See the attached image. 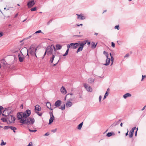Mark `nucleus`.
<instances>
[{
  "label": "nucleus",
  "mask_w": 146,
  "mask_h": 146,
  "mask_svg": "<svg viewBox=\"0 0 146 146\" xmlns=\"http://www.w3.org/2000/svg\"><path fill=\"white\" fill-rule=\"evenodd\" d=\"M76 15L78 16V19L80 20H84L85 19V17L84 16L81 15H80L76 14Z\"/></svg>",
  "instance_id": "18"
},
{
  "label": "nucleus",
  "mask_w": 146,
  "mask_h": 146,
  "mask_svg": "<svg viewBox=\"0 0 146 146\" xmlns=\"http://www.w3.org/2000/svg\"><path fill=\"white\" fill-rule=\"evenodd\" d=\"M88 42L87 40H85L82 42L78 41L79 43H72L70 44L71 48L73 49H76L79 46L76 52V53L81 51L84 48V46Z\"/></svg>",
  "instance_id": "1"
},
{
  "label": "nucleus",
  "mask_w": 146,
  "mask_h": 146,
  "mask_svg": "<svg viewBox=\"0 0 146 146\" xmlns=\"http://www.w3.org/2000/svg\"><path fill=\"white\" fill-rule=\"evenodd\" d=\"M35 111H39L41 110V108L39 106L37 105L35 106Z\"/></svg>",
  "instance_id": "14"
},
{
  "label": "nucleus",
  "mask_w": 146,
  "mask_h": 146,
  "mask_svg": "<svg viewBox=\"0 0 146 146\" xmlns=\"http://www.w3.org/2000/svg\"><path fill=\"white\" fill-rule=\"evenodd\" d=\"M22 50H21V51ZM21 54H22L21 55L19 54L18 55L19 60L20 62H23V60H24V58L23 57V54H22V52H21Z\"/></svg>",
  "instance_id": "11"
},
{
  "label": "nucleus",
  "mask_w": 146,
  "mask_h": 146,
  "mask_svg": "<svg viewBox=\"0 0 146 146\" xmlns=\"http://www.w3.org/2000/svg\"><path fill=\"white\" fill-rule=\"evenodd\" d=\"M146 77V76L145 75H142V79L141 80V81H143V79L144 78H145Z\"/></svg>",
  "instance_id": "50"
},
{
  "label": "nucleus",
  "mask_w": 146,
  "mask_h": 146,
  "mask_svg": "<svg viewBox=\"0 0 146 146\" xmlns=\"http://www.w3.org/2000/svg\"><path fill=\"white\" fill-rule=\"evenodd\" d=\"M1 120L3 122H5L7 121L6 119L3 117L2 118Z\"/></svg>",
  "instance_id": "35"
},
{
  "label": "nucleus",
  "mask_w": 146,
  "mask_h": 146,
  "mask_svg": "<svg viewBox=\"0 0 146 146\" xmlns=\"http://www.w3.org/2000/svg\"><path fill=\"white\" fill-rule=\"evenodd\" d=\"M36 50L37 49L35 47L33 46L32 45L29 48V50H30L29 53L32 55H33L34 54V53H35Z\"/></svg>",
  "instance_id": "4"
},
{
  "label": "nucleus",
  "mask_w": 146,
  "mask_h": 146,
  "mask_svg": "<svg viewBox=\"0 0 146 146\" xmlns=\"http://www.w3.org/2000/svg\"><path fill=\"white\" fill-rule=\"evenodd\" d=\"M59 109H61L62 110H64L65 109V105H64V106H62L60 107L59 108Z\"/></svg>",
  "instance_id": "38"
},
{
  "label": "nucleus",
  "mask_w": 146,
  "mask_h": 146,
  "mask_svg": "<svg viewBox=\"0 0 146 146\" xmlns=\"http://www.w3.org/2000/svg\"><path fill=\"white\" fill-rule=\"evenodd\" d=\"M104 54H105L106 56V58H108V57L109 54L107 52H106V51H104Z\"/></svg>",
  "instance_id": "28"
},
{
  "label": "nucleus",
  "mask_w": 146,
  "mask_h": 146,
  "mask_svg": "<svg viewBox=\"0 0 146 146\" xmlns=\"http://www.w3.org/2000/svg\"><path fill=\"white\" fill-rule=\"evenodd\" d=\"M3 108L1 106H0V115L2 114L1 110L3 109Z\"/></svg>",
  "instance_id": "36"
},
{
  "label": "nucleus",
  "mask_w": 146,
  "mask_h": 146,
  "mask_svg": "<svg viewBox=\"0 0 146 146\" xmlns=\"http://www.w3.org/2000/svg\"><path fill=\"white\" fill-rule=\"evenodd\" d=\"M46 107L50 110H53L51 108V104L49 102H47L46 103Z\"/></svg>",
  "instance_id": "19"
},
{
  "label": "nucleus",
  "mask_w": 146,
  "mask_h": 146,
  "mask_svg": "<svg viewBox=\"0 0 146 146\" xmlns=\"http://www.w3.org/2000/svg\"><path fill=\"white\" fill-rule=\"evenodd\" d=\"M115 29H116L117 30H119V25H116L115 26Z\"/></svg>",
  "instance_id": "41"
},
{
  "label": "nucleus",
  "mask_w": 146,
  "mask_h": 146,
  "mask_svg": "<svg viewBox=\"0 0 146 146\" xmlns=\"http://www.w3.org/2000/svg\"><path fill=\"white\" fill-rule=\"evenodd\" d=\"M27 146H33L32 142H30Z\"/></svg>",
  "instance_id": "51"
},
{
  "label": "nucleus",
  "mask_w": 146,
  "mask_h": 146,
  "mask_svg": "<svg viewBox=\"0 0 146 146\" xmlns=\"http://www.w3.org/2000/svg\"><path fill=\"white\" fill-rule=\"evenodd\" d=\"M25 50L27 52V55L28 56V58H29V55L28 54V50L26 48V49H25Z\"/></svg>",
  "instance_id": "44"
},
{
  "label": "nucleus",
  "mask_w": 146,
  "mask_h": 146,
  "mask_svg": "<svg viewBox=\"0 0 146 146\" xmlns=\"http://www.w3.org/2000/svg\"><path fill=\"white\" fill-rule=\"evenodd\" d=\"M51 45V46H48L46 48V50L44 53V55H45L46 54L47 55H49L52 54L53 49L52 48Z\"/></svg>",
  "instance_id": "3"
},
{
  "label": "nucleus",
  "mask_w": 146,
  "mask_h": 146,
  "mask_svg": "<svg viewBox=\"0 0 146 146\" xmlns=\"http://www.w3.org/2000/svg\"><path fill=\"white\" fill-rule=\"evenodd\" d=\"M123 126V123H121L120 124V126L121 127H122Z\"/></svg>",
  "instance_id": "64"
},
{
  "label": "nucleus",
  "mask_w": 146,
  "mask_h": 146,
  "mask_svg": "<svg viewBox=\"0 0 146 146\" xmlns=\"http://www.w3.org/2000/svg\"><path fill=\"white\" fill-rule=\"evenodd\" d=\"M52 21V19H50L49 20V21L47 23V24L48 25H49L50 23H51Z\"/></svg>",
  "instance_id": "43"
},
{
  "label": "nucleus",
  "mask_w": 146,
  "mask_h": 146,
  "mask_svg": "<svg viewBox=\"0 0 146 146\" xmlns=\"http://www.w3.org/2000/svg\"><path fill=\"white\" fill-rule=\"evenodd\" d=\"M117 125V124H115V125H114V124H112L111 125V126H116V125Z\"/></svg>",
  "instance_id": "58"
},
{
  "label": "nucleus",
  "mask_w": 146,
  "mask_h": 146,
  "mask_svg": "<svg viewBox=\"0 0 146 146\" xmlns=\"http://www.w3.org/2000/svg\"><path fill=\"white\" fill-rule=\"evenodd\" d=\"M84 86L87 91L90 92H92V88H91L90 86H88V85L87 84H84Z\"/></svg>",
  "instance_id": "9"
},
{
  "label": "nucleus",
  "mask_w": 146,
  "mask_h": 146,
  "mask_svg": "<svg viewBox=\"0 0 146 146\" xmlns=\"http://www.w3.org/2000/svg\"><path fill=\"white\" fill-rule=\"evenodd\" d=\"M18 14H17V13L15 15V17H17V16H18Z\"/></svg>",
  "instance_id": "62"
},
{
  "label": "nucleus",
  "mask_w": 146,
  "mask_h": 146,
  "mask_svg": "<svg viewBox=\"0 0 146 146\" xmlns=\"http://www.w3.org/2000/svg\"><path fill=\"white\" fill-rule=\"evenodd\" d=\"M74 36H77L78 37H81V36H82V35H75Z\"/></svg>",
  "instance_id": "63"
},
{
  "label": "nucleus",
  "mask_w": 146,
  "mask_h": 146,
  "mask_svg": "<svg viewBox=\"0 0 146 146\" xmlns=\"http://www.w3.org/2000/svg\"><path fill=\"white\" fill-rule=\"evenodd\" d=\"M57 130V129H52L51 130V131L53 133H55Z\"/></svg>",
  "instance_id": "47"
},
{
  "label": "nucleus",
  "mask_w": 146,
  "mask_h": 146,
  "mask_svg": "<svg viewBox=\"0 0 146 146\" xmlns=\"http://www.w3.org/2000/svg\"><path fill=\"white\" fill-rule=\"evenodd\" d=\"M31 111L29 110H27L24 112H23L24 116L25 117V118H27L31 114Z\"/></svg>",
  "instance_id": "6"
},
{
  "label": "nucleus",
  "mask_w": 146,
  "mask_h": 146,
  "mask_svg": "<svg viewBox=\"0 0 146 146\" xmlns=\"http://www.w3.org/2000/svg\"><path fill=\"white\" fill-rule=\"evenodd\" d=\"M111 61L112 62H111V65L113 64L114 59L113 56H111Z\"/></svg>",
  "instance_id": "40"
},
{
  "label": "nucleus",
  "mask_w": 146,
  "mask_h": 146,
  "mask_svg": "<svg viewBox=\"0 0 146 146\" xmlns=\"http://www.w3.org/2000/svg\"><path fill=\"white\" fill-rule=\"evenodd\" d=\"M50 117L49 120V122L48 123V124L49 125L51 124V123L53 122L54 119V117L53 115L52 111L50 112Z\"/></svg>",
  "instance_id": "8"
},
{
  "label": "nucleus",
  "mask_w": 146,
  "mask_h": 146,
  "mask_svg": "<svg viewBox=\"0 0 146 146\" xmlns=\"http://www.w3.org/2000/svg\"><path fill=\"white\" fill-rule=\"evenodd\" d=\"M69 50H67L65 53L63 54V56H65L68 55V52Z\"/></svg>",
  "instance_id": "31"
},
{
  "label": "nucleus",
  "mask_w": 146,
  "mask_h": 146,
  "mask_svg": "<svg viewBox=\"0 0 146 146\" xmlns=\"http://www.w3.org/2000/svg\"><path fill=\"white\" fill-rule=\"evenodd\" d=\"M20 122L28 125L30 124H33L35 122V119L34 118L27 117V118H25V119L23 118L21 119L20 121Z\"/></svg>",
  "instance_id": "2"
},
{
  "label": "nucleus",
  "mask_w": 146,
  "mask_h": 146,
  "mask_svg": "<svg viewBox=\"0 0 146 146\" xmlns=\"http://www.w3.org/2000/svg\"><path fill=\"white\" fill-rule=\"evenodd\" d=\"M136 127H134L129 132L130 135H129V137L130 138H131L133 137L134 131Z\"/></svg>",
  "instance_id": "12"
},
{
  "label": "nucleus",
  "mask_w": 146,
  "mask_h": 146,
  "mask_svg": "<svg viewBox=\"0 0 146 146\" xmlns=\"http://www.w3.org/2000/svg\"><path fill=\"white\" fill-rule=\"evenodd\" d=\"M35 3V1L34 0H31L28 2L27 4L29 8H30L33 7Z\"/></svg>",
  "instance_id": "5"
},
{
  "label": "nucleus",
  "mask_w": 146,
  "mask_h": 146,
  "mask_svg": "<svg viewBox=\"0 0 146 146\" xmlns=\"http://www.w3.org/2000/svg\"><path fill=\"white\" fill-rule=\"evenodd\" d=\"M10 129H11L12 130H13L14 133L15 132V130H16L17 129L16 128V127H13L12 126H10Z\"/></svg>",
  "instance_id": "26"
},
{
  "label": "nucleus",
  "mask_w": 146,
  "mask_h": 146,
  "mask_svg": "<svg viewBox=\"0 0 146 146\" xmlns=\"http://www.w3.org/2000/svg\"><path fill=\"white\" fill-rule=\"evenodd\" d=\"M110 58H108V57L107 58V59L106 60V63L104 64V65L105 66H108V65L110 62Z\"/></svg>",
  "instance_id": "16"
},
{
  "label": "nucleus",
  "mask_w": 146,
  "mask_h": 146,
  "mask_svg": "<svg viewBox=\"0 0 146 146\" xmlns=\"http://www.w3.org/2000/svg\"><path fill=\"white\" fill-rule=\"evenodd\" d=\"M42 33V32H41V30H38V31H36L33 35L32 36H33L34 35H35V34H37V33Z\"/></svg>",
  "instance_id": "29"
},
{
  "label": "nucleus",
  "mask_w": 146,
  "mask_h": 146,
  "mask_svg": "<svg viewBox=\"0 0 146 146\" xmlns=\"http://www.w3.org/2000/svg\"><path fill=\"white\" fill-rule=\"evenodd\" d=\"M60 60V59H59V60H58V62H57L56 63V64H54L53 65V66H55L56 65V64H58V62H59V61Z\"/></svg>",
  "instance_id": "55"
},
{
  "label": "nucleus",
  "mask_w": 146,
  "mask_h": 146,
  "mask_svg": "<svg viewBox=\"0 0 146 146\" xmlns=\"http://www.w3.org/2000/svg\"><path fill=\"white\" fill-rule=\"evenodd\" d=\"M61 104V102L60 100H57L54 104V106L56 107H58Z\"/></svg>",
  "instance_id": "13"
},
{
  "label": "nucleus",
  "mask_w": 146,
  "mask_h": 146,
  "mask_svg": "<svg viewBox=\"0 0 146 146\" xmlns=\"http://www.w3.org/2000/svg\"><path fill=\"white\" fill-rule=\"evenodd\" d=\"M115 133L113 132H108L106 134V136L108 137H110L112 135H114Z\"/></svg>",
  "instance_id": "21"
},
{
  "label": "nucleus",
  "mask_w": 146,
  "mask_h": 146,
  "mask_svg": "<svg viewBox=\"0 0 146 146\" xmlns=\"http://www.w3.org/2000/svg\"><path fill=\"white\" fill-rule=\"evenodd\" d=\"M51 46L52 47V48L53 49V50H54V51L56 52V50L57 49L56 48H55L54 46H52V45Z\"/></svg>",
  "instance_id": "39"
},
{
  "label": "nucleus",
  "mask_w": 146,
  "mask_h": 146,
  "mask_svg": "<svg viewBox=\"0 0 146 146\" xmlns=\"http://www.w3.org/2000/svg\"><path fill=\"white\" fill-rule=\"evenodd\" d=\"M1 141L2 142L1 143V146L5 145L6 144V143L4 142L3 140H2Z\"/></svg>",
  "instance_id": "30"
},
{
  "label": "nucleus",
  "mask_w": 146,
  "mask_h": 146,
  "mask_svg": "<svg viewBox=\"0 0 146 146\" xmlns=\"http://www.w3.org/2000/svg\"><path fill=\"white\" fill-rule=\"evenodd\" d=\"M55 57V55L54 54H52V56L50 58V62L51 63H52Z\"/></svg>",
  "instance_id": "22"
},
{
  "label": "nucleus",
  "mask_w": 146,
  "mask_h": 146,
  "mask_svg": "<svg viewBox=\"0 0 146 146\" xmlns=\"http://www.w3.org/2000/svg\"><path fill=\"white\" fill-rule=\"evenodd\" d=\"M36 7H33V8L31 9V10L32 11H36Z\"/></svg>",
  "instance_id": "33"
},
{
  "label": "nucleus",
  "mask_w": 146,
  "mask_h": 146,
  "mask_svg": "<svg viewBox=\"0 0 146 146\" xmlns=\"http://www.w3.org/2000/svg\"><path fill=\"white\" fill-rule=\"evenodd\" d=\"M92 48H94L96 47L97 44H95V42H92Z\"/></svg>",
  "instance_id": "27"
},
{
  "label": "nucleus",
  "mask_w": 146,
  "mask_h": 146,
  "mask_svg": "<svg viewBox=\"0 0 146 146\" xmlns=\"http://www.w3.org/2000/svg\"><path fill=\"white\" fill-rule=\"evenodd\" d=\"M83 124V122H82L78 125L77 128L79 130L81 129Z\"/></svg>",
  "instance_id": "25"
},
{
  "label": "nucleus",
  "mask_w": 146,
  "mask_h": 146,
  "mask_svg": "<svg viewBox=\"0 0 146 146\" xmlns=\"http://www.w3.org/2000/svg\"><path fill=\"white\" fill-rule=\"evenodd\" d=\"M129 54H126L124 56V57H127L128 56H129Z\"/></svg>",
  "instance_id": "52"
},
{
  "label": "nucleus",
  "mask_w": 146,
  "mask_h": 146,
  "mask_svg": "<svg viewBox=\"0 0 146 146\" xmlns=\"http://www.w3.org/2000/svg\"><path fill=\"white\" fill-rule=\"evenodd\" d=\"M35 112L37 113V114L39 116H41L42 115V113H39V112L38 111H35Z\"/></svg>",
  "instance_id": "37"
},
{
  "label": "nucleus",
  "mask_w": 146,
  "mask_h": 146,
  "mask_svg": "<svg viewBox=\"0 0 146 146\" xmlns=\"http://www.w3.org/2000/svg\"><path fill=\"white\" fill-rule=\"evenodd\" d=\"M29 131L31 132H35L37 131V130L36 129L31 130L30 129H29Z\"/></svg>",
  "instance_id": "32"
},
{
  "label": "nucleus",
  "mask_w": 146,
  "mask_h": 146,
  "mask_svg": "<svg viewBox=\"0 0 146 146\" xmlns=\"http://www.w3.org/2000/svg\"><path fill=\"white\" fill-rule=\"evenodd\" d=\"M111 46L113 47H114L115 46V44H114V43L113 42H111Z\"/></svg>",
  "instance_id": "45"
},
{
  "label": "nucleus",
  "mask_w": 146,
  "mask_h": 146,
  "mask_svg": "<svg viewBox=\"0 0 146 146\" xmlns=\"http://www.w3.org/2000/svg\"><path fill=\"white\" fill-rule=\"evenodd\" d=\"M67 50H69V48H71L70 44H68L67 45Z\"/></svg>",
  "instance_id": "42"
},
{
  "label": "nucleus",
  "mask_w": 146,
  "mask_h": 146,
  "mask_svg": "<svg viewBox=\"0 0 146 146\" xmlns=\"http://www.w3.org/2000/svg\"><path fill=\"white\" fill-rule=\"evenodd\" d=\"M56 47L57 50H60L62 47V46L59 44H57L56 46Z\"/></svg>",
  "instance_id": "24"
},
{
  "label": "nucleus",
  "mask_w": 146,
  "mask_h": 146,
  "mask_svg": "<svg viewBox=\"0 0 146 146\" xmlns=\"http://www.w3.org/2000/svg\"><path fill=\"white\" fill-rule=\"evenodd\" d=\"M128 132L129 131H128L127 132L125 133V135L126 136L127 135H128Z\"/></svg>",
  "instance_id": "60"
},
{
  "label": "nucleus",
  "mask_w": 146,
  "mask_h": 146,
  "mask_svg": "<svg viewBox=\"0 0 146 146\" xmlns=\"http://www.w3.org/2000/svg\"><path fill=\"white\" fill-rule=\"evenodd\" d=\"M49 135V132H47L46 133H45L44 135L45 136H48Z\"/></svg>",
  "instance_id": "48"
},
{
  "label": "nucleus",
  "mask_w": 146,
  "mask_h": 146,
  "mask_svg": "<svg viewBox=\"0 0 146 146\" xmlns=\"http://www.w3.org/2000/svg\"><path fill=\"white\" fill-rule=\"evenodd\" d=\"M146 107V106H145L141 110V111H143L145 109V107Z\"/></svg>",
  "instance_id": "57"
},
{
  "label": "nucleus",
  "mask_w": 146,
  "mask_h": 146,
  "mask_svg": "<svg viewBox=\"0 0 146 146\" xmlns=\"http://www.w3.org/2000/svg\"><path fill=\"white\" fill-rule=\"evenodd\" d=\"M105 96H107L108 95V92H106L105 93Z\"/></svg>",
  "instance_id": "54"
},
{
  "label": "nucleus",
  "mask_w": 146,
  "mask_h": 146,
  "mask_svg": "<svg viewBox=\"0 0 146 146\" xmlns=\"http://www.w3.org/2000/svg\"><path fill=\"white\" fill-rule=\"evenodd\" d=\"M72 103L70 102H68L66 104V107L69 108L72 106Z\"/></svg>",
  "instance_id": "17"
},
{
  "label": "nucleus",
  "mask_w": 146,
  "mask_h": 146,
  "mask_svg": "<svg viewBox=\"0 0 146 146\" xmlns=\"http://www.w3.org/2000/svg\"><path fill=\"white\" fill-rule=\"evenodd\" d=\"M102 98V96H100L99 97V102H101Z\"/></svg>",
  "instance_id": "49"
},
{
  "label": "nucleus",
  "mask_w": 146,
  "mask_h": 146,
  "mask_svg": "<svg viewBox=\"0 0 146 146\" xmlns=\"http://www.w3.org/2000/svg\"><path fill=\"white\" fill-rule=\"evenodd\" d=\"M32 35H30V36H29V37H27L26 39H29V38H31V37H32Z\"/></svg>",
  "instance_id": "56"
},
{
  "label": "nucleus",
  "mask_w": 146,
  "mask_h": 146,
  "mask_svg": "<svg viewBox=\"0 0 146 146\" xmlns=\"http://www.w3.org/2000/svg\"><path fill=\"white\" fill-rule=\"evenodd\" d=\"M61 92L63 94H66V91L64 87L62 86L60 89Z\"/></svg>",
  "instance_id": "15"
},
{
  "label": "nucleus",
  "mask_w": 146,
  "mask_h": 146,
  "mask_svg": "<svg viewBox=\"0 0 146 146\" xmlns=\"http://www.w3.org/2000/svg\"><path fill=\"white\" fill-rule=\"evenodd\" d=\"M5 111H3V113L2 114V115L3 116H5L6 117H7V115H5V114H4V112Z\"/></svg>",
  "instance_id": "53"
},
{
  "label": "nucleus",
  "mask_w": 146,
  "mask_h": 146,
  "mask_svg": "<svg viewBox=\"0 0 146 146\" xmlns=\"http://www.w3.org/2000/svg\"><path fill=\"white\" fill-rule=\"evenodd\" d=\"M131 96V94H130V93H126V94H125L123 96V97L124 99H126L127 97H130Z\"/></svg>",
  "instance_id": "20"
},
{
  "label": "nucleus",
  "mask_w": 146,
  "mask_h": 146,
  "mask_svg": "<svg viewBox=\"0 0 146 146\" xmlns=\"http://www.w3.org/2000/svg\"><path fill=\"white\" fill-rule=\"evenodd\" d=\"M23 112H21L18 113L17 114V117L18 119H21L23 118L25 119V117L24 116Z\"/></svg>",
  "instance_id": "7"
},
{
  "label": "nucleus",
  "mask_w": 146,
  "mask_h": 146,
  "mask_svg": "<svg viewBox=\"0 0 146 146\" xmlns=\"http://www.w3.org/2000/svg\"><path fill=\"white\" fill-rule=\"evenodd\" d=\"M94 81V80L92 78H90L88 79V82L89 83H92Z\"/></svg>",
  "instance_id": "23"
},
{
  "label": "nucleus",
  "mask_w": 146,
  "mask_h": 146,
  "mask_svg": "<svg viewBox=\"0 0 146 146\" xmlns=\"http://www.w3.org/2000/svg\"><path fill=\"white\" fill-rule=\"evenodd\" d=\"M10 126H5L4 127V129H10Z\"/></svg>",
  "instance_id": "34"
},
{
  "label": "nucleus",
  "mask_w": 146,
  "mask_h": 146,
  "mask_svg": "<svg viewBox=\"0 0 146 146\" xmlns=\"http://www.w3.org/2000/svg\"><path fill=\"white\" fill-rule=\"evenodd\" d=\"M106 97H107V96H105L104 95V98H103V100H104V99L106 98Z\"/></svg>",
  "instance_id": "61"
},
{
  "label": "nucleus",
  "mask_w": 146,
  "mask_h": 146,
  "mask_svg": "<svg viewBox=\"0 0 146 146\" xmlns=\"http://www.w3.org/2000/svg\"><path fill=\"white\" fill-rule=\"evenodd\" d=\"M3 33L2 32L0 31V37L3 35Z\"/></svg>",
  "instance_id": "46"
},
{
  "label": "nucleus",
  "mask_w": 146,
  "mask_h": 146,
  "mask_svg": "<svg viewBox=\"0 0 146 146\" xmlns=\"http://www.w3.org/2000/svg\"><path fill=\"white\" fill-rule=\"evenodd\" d=\"M68 95H69V94H67L66 96L65 97V98H64V100H66V97H67V96Z\"/></svg>",
  "instance_id": "59"
},
{
  "label": "nucleus",
  "mask_w": 146,
  "mask_h": 146,
  "mask_svg": "<svg viewBox=\"0 0 146 146\" xmlns=\"http://www.w3.org/2000/svg\"><path fill=\"white\" fill-rule=\"evenodd\" d=\"M9 121L11 123H14L15 120V117L13 115H11L9 116Z\"/></svg>",
  "instance_id": "10"
}]
</instances>
